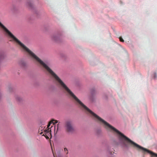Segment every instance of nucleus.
I'll return each mask as SVG.
<instances>
[{"label": "nucleus", "instance_id": "obj_10", "mask_svg": "<svg viewBox=\"0 0 157 157\" xmlns=\"http://www.w3.org/2000/svg\"><path fill=\"white\" fill-rule=\"evenodd\" d=\"M28 6L29 7H32L33 6V4L30 2L28 3Z\"/></svg>", "mask_w": 157, "mask_h": 157}, {"label": "nucleus", "instance_id": "obj_5", "mask_svg": "<svg viewBox=\"0 0 157 157\" xmlns=\"http://www.w3.org/2000/svg\"><path fill=\"white\" fill-rule=\"evenodd\" d=\"M49 129H50L48 128V129L45 130L44 134H48V135H50L51 136V134L50 132L51 130H50Z\"/></svg>", "mask_w": 157, "mask_h": 157}, {"label": "nucleus", "instance_id": "obj_1", "mask_svg": "<svg viewBox=\"0 0 157 157\" xmlns=\"http://www.w3.org/2000/svg\"><path fill=\"white\" fill-rule=\"evenodd\" d=\"M93 116L97 121L103 124L105 128L112 130L116 132L118 135V138L122 142L124 147H127L128 145L138 151L141 152L143 154H145L147 153L151 155V157H157V154L135 143L93 112Z\"/></svg>", "mask_w": 157, "mask_h": 157}, {"label": "nucleus", "instance_id": "obj_13", "mask_svg": "<svg viewBox=\"0 0 157 157\" xmlns=\"http://www.w3.org/2000/svg\"><path fill=\"white\" fill-rule=\"evenodd\" d=\"M3 58V56H0V60L1 59H2Z\"/></svg>", "mask_w": 157, "mask_h": 157}, {"label": "nucleus", "instance_id": "obj_2", "mask_svg": "<svg viewBox=\"0 0 157 157\" xmlns=\"http://www.w3.org/2000/svg\"><path fill=\"white\" fill-rule=\"evenodd\" d=\"M64 127L66 132L67 133H72L74 131V128L71 121H67L65 123Z\"/></svg>", "mask_w": 157, "mask_h": 157}, {"label": "nucleus", "instance_id": "obj_6", "mask_svg": "<svg viewBox=\"0 0 157 157\" xmlns=\"http://www.w3.org/2000/svg\"><path fill=\"white\" fill-rule=\"evenodd\" d=\"M16 99L17 101H20L22 100V99L19 96H17L16 97Z\"/></svg>", "mask_w": 157, "mask_h": 157}, {"label": "nucleus", "instance_id": "obj_12", "mask_svg": "<svg viewBox=\"0 0 157 157\" xmlns=\"http://www.w3.org/2000/svg\"><path fill=\"white\" fill-rule=\"evenodd\" d=\"M119 39H120V40L122 42H124V40L121 37H120L119 38Z\"/></svg>", "mask_w": 157, "mask_h": 157}, {"label": "nucleus", "instance_id": "obj_11", "mask_svg": "<svg viewBox=\"0 0 157 157\" xmlns=\"http://www.w3.org/2000/svg\"><path fill=\"white\" fill-rule=\"evenodd\" d=\"M64 151L65 152L66 154H67L68 153V151L67 149L66 148H64Z\"/></svg>", "mask_w": 157, "mask_h": 157}, {"label": "nucleus", "instance_id": "obj_17", "mask_svg": "<svg viewBox=\"0 0 157 157\" xmlns=\"http://www.w3.org/2000/svg\"><path fill=\"white\" fill-rule=\"evenodd\" d=\"M53 155H54V157H55L54 154H53Z\"/></svg>", "mask_w": 157, "mask_h": 157}, {"label": "nucleus", "instance_id": "obj_4", "mask_svg": "<svg viewBox=\"0 0 157 157\" xmlns=\"http://www.w3.org/2000/svg\"><path fill=\"white\" fill-rule=\"evenodd\" d=\"M19 66L22 67H24L27 66L26 63L22 60L20 61L19 63Z\"/></svg>", "mask_w": 157, "mask_h": 157}, {"label": "nucleus", "instance_id": "obj_7", "mask_svg": "<svg viewBox=\"0 0 157 157\" xmlns=\"http://www.w3.org/2000/svg\"><path fill=\"white\" fill-rule=\"evenodd\" d=\"M53 120H51L49 123H48V127H47V128H49V129H50L51 128H50L49 127L50 126V125L51 124H52V123H53Z\"/></svg>", "mask_w": 157, "mask_h": 157}, {"label": "nucleus", "instance_id": "obj_8", "mask_svg": "<svg viewBox=\"0 0 157 157\" xmlns=\"http://www.w3.org/2000/svg\"><path fill=\"white\" fill-rule=\"evenodd\" d=\"M43 136H44L47 139H49L48 136H49L50 135H48V134H43Z\"/></svg>", "mask_w": 157, "mask_h": 157}, {"label": "nucleus", "instance_id": "obj_14", "mask_svg": "<svg viewBox=\"0 0 157 157\" xmlns=\"http://www.w3.org/2000/svg\"><path fill=\"white\" fill-rule=\"evenodd\" d=\"M59 124H57V131L58 129V126H59Z\"/></svg>", "mask_w": 157, "mask_h": 157}, {"label": "nucleus", "instance_id": "obj_3", "mask_svg": "<svg viewBox=\"0 0 157 157\" xmlns=\"http://www.w3.org/2000/svg\"><path fill=\"white\" fill-rule=\"evenodd\" d=\"M60 35L59 34L53 35L51 36L52 39L55 41H58L60 38Z\"/></svg>", "mask_w": 157, "mask_h": 157}, {"label": "nucleus", "instance_id": "obj_9", "mask_svg": "<svg viewBox=\"0 0 157 157\" xmlns=\"http://www.w3.org/2000/svg\"><path fill=\"white\" fill-rule=\"evenodd\" d=\"M52 120H53V122L54 121H55V122L54 123V122H53V123L54 125V130H55V124H56V123H57L58 122V121L57 120H55L54 119H52Z\"/></svg>", "mask_w": 157, "mask_h": 157}, {"label": "nucleus", "instance_id": "obj_16", "mask_svg": "<svg viewBox=\"0 0 157 157\" xmlns=\"http://www.w3.org/2000/svg\"><path fill=\"white\" fill-rule=\"evenodd\" d=\"M53 127V126L52 125V126H51V127Z\"/></svg>", "mask_w": 157, "mask_h": 157}, {"label": "nucleus", "instance_id": "obj_15", "mask_svg": "<svg viewBox=\"0 0 157 157\" xmlns=\"http://www.w3.org/2000/svg\"><path fill=\"white\" fill-rule=\"evenodd\" d=\"M154 76L155 77H156V76H155V75H154Z\"/></svg>", "mask_w": 157, "mask_h": 157}]
</instances>
